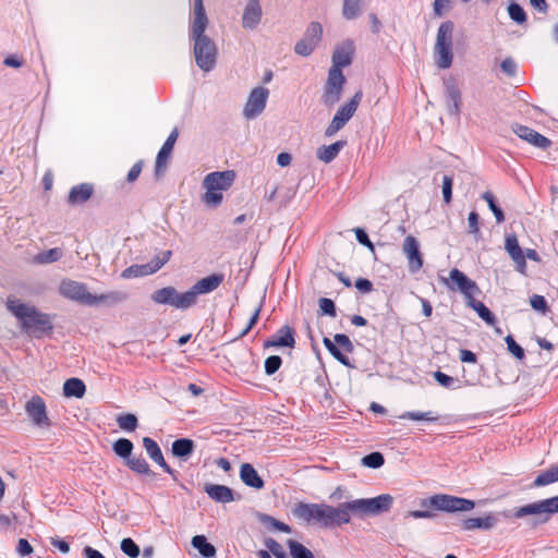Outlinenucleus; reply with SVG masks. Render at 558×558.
Returning a JSON list of instances; mask_svg holds the SVG:
<instances>
[{"mask_svg":"<svg viewBox=\"0 0 558 558\" xmlns=\"http://www.w3.org/2000/svg\"><path fill=\"white\" fill-rule=\"evenodd\" d=\"M505 250L515 263L517 270L521 274H525L526 260L524 259V253L519 245V241L515 234H508L506 236Z\"/></svg>","mask_w":558,"mask_h":558,"instance_id":"412c9836","label":"nucleus"},{"mask_svg":"<svg viewBox=\"0 0 558 558\" xmlns=\"http://www.w3.org/2000/svg\"><path fill=\"white\" fill-rule=\"evenodd\" d=\"M323 343L328 350V352L342 365L344 366H351L350 360L347 355H344L338 348V345L331 341L329 338L325 337L323 339Z\"/></svg>","mask_w":558,"mask_h":558,"instance_id":"79ce46f5","label":"nucleus"},{"mask_svg":"<svg viewBox=\"0 0 558 558\" xmlns=\"http://www.w3.org/2000/svg\"><path fill=\"white\" fill-rule=\"evenodd\" d=\"M265 545L276 558H283L287 555L283 547L274 538H267Z\"/></svg>","mask_w":558,"mask_h":558,"instance_id":"e2e57ef3","label":"nucleus"},{"mask_svg":"<svg viewBox=\"0 0 558 558\" xmlns=\"http://www.w3.org/2000/svg\"><path fill=\"white\" fill-rule=\"evenodd\" d=\"M347 145L345 141H337L328 146L324 145L317 149V158L325 163L331 162Z\"/></svg>","mask_w":558,"mask_h":558,"instance_id":"2f4dec72","label":"nucleus"},{"mask_svg":"<svg viewBox=\"0 0 558 558\" xmlns=\"http://www.w3.org/2000/svg\"><path fill=\"white\" fill-rule=\"evenodd\" d=\"M482 197L487 202V205L493 211L497 222H502L505 220V216L501 208L496 204L494 195L490 192H485Z\"/></svg>","mask_w":558,"mask_h":558,"instance_id":"603ef678","label":"nucleus"},{"mask_svg":"<svg viewBox=\"0 0 558 558\" xmlns=\"http://www.w3.org/2000/svg\"><path fill=\"white\" fill-rule=\"evenodd\" d=\"M148 275H150V274L148 272L146 264H144V265H132V266L125 268L121 272V277L123 279L138 278V277L148 276Z\"/></svg>","mask_w":558,"mask_h":558,"instance_id":"09e8293b","label":"nucleus"},{"mask_svg":"<svg viewBox=\"0 0 558 558\" xmlns=\"http://www.w3.org/2000/svg\"><path fill=\"white\" fill-rule=\"evenodd\" d=\"M208 24L203 0H194V16L192 25Z\"/></svg>","mask_w":558,"mask_h":558,"instance_id":"3c124183","label":"nucleus"},{"mask_svg":"<svg viewBox=\"0 0 558 558\" xmlns=\"http://www.w3.org/2000/svg\"><path fill=\"white\" fill-rule=\"evenodd\" d=\"M385 463V458L380 452H372L362 458V464L371 469H378Z\"/></svg>","mask_w":558,"mask_h":558,"instance_id":"8fccbe9b","label":"nucleus"},{"mask_svg":"<svg viewBox=\"0 0 558 558\" xmlns=\"http://www.w3.org/2000/svg\"><path fill=\"white\" fill-rule=\"evenodd\" d=\"M315 48L316 46L313 45L312 41H308L303 37L295 44L294 51L300 56L307 57L314 51Z\"/></svg>","mask_w":558,"mask_h":558,"instance_id":"6e6d98bb","label":"nucleus"},{"mask_svg":"<svg viewBox=\"0 0 558 558\" xmlns=\"http://www.w3.org/2000/svg\"><path fill=\"white\" fill-rule=\"evenodd\" d=\"M438 415L432 411L427 412H418V411H408L399 415L400 420H412V421H427L435 422L438 420Z\"/></svg>","mask_w":558,"mask_h":558,"instance_id":"a19ab883","label":"nucleus"},{"mask_svg":"<svg viewBox=\"0 0 558 558\" xmlns=\"http://www.w3.org/2000/svg\"><path fill=\"white\" fill-rule=\"evenodd\" d=\"M94 193V186L90 183H81L70 190L68 201L70 204H83L87 202Z\"/></svg>","mask_w":558,"mask_h":558,"instance_id":"c85d7f7f","label":"nucleus"},{"mask_svg":"<svg viewBox=\"0 0 558 558\" xmlns=\"http://www.w3.org/2000/svg\"><path fill=\"white\" fill-rule=\"evenodd\" d=\"M506 343L508 347V351L513 354L517 359L522 360L524 357V350L521 345H519L512 336L506 337Z\"/></svg>","mask_w":558,"mask_h":558,"instance_id":"680f3d73","label":"nucleus"},{"mask_svg":"<svg viewBox=\"0 0 558 558\" xmlns=\"http://www.w3.org/2000/svg\"><path fill=\"white\" fill-rule=\"evenodd\" d=\"M128 299V293L122 291H111L99 296L96 295V304L105 302L107 304H118Z\"/></svg>","mask_w":558,"mask_h":558,"instance_id":"49530a36","label":"nucleus"},{"mask_svg":"<svg viewBox=\"0 0 558 558\" xmlns=\"http://www.w3.org/2000/svg\"><path fill=\"white\" fill-rule=\"evenodd\" d=\"M143 447L148 457L158 464L165 472H167L174 481H178V472L174 471L165 460L159 445L150 437L143 438Z\"/></svg>","mask_w":558,"mask_h":558,"instance_id":"a211bd4d","label":"nucleus"},{"mask_svg":"<svg viewBox=\"0 0 558 558\" xmlns=\"http://www.w3.org/2000/svg\"><path fill=\"white\" fill-rule=\"evenodd\" d=\"M121 550L131 558H137L141 554L137 544L130 537L123 538L121 542Z\"/></svg>","mask_w":558,"mask_h":558,"instance_id":"5fc2aeb1","label":"nucleus"},{"mask_svg":"<svg viewBox=\"0 0 558 558\" xmlns=\"http://www.w3.org/2000/svg\"><path fill=\"white\" fill-rule=\"evenodd\" d=\"M427 504L437 510L447 512L470 511L475 507L473 500L445 494L435 495L430 497L428 501H423L422 505L426 506Z\"/></svg>","mask_w":558,"mask_h":558,"instance_id":"9b49d317","label":"nucleus"},{"mask_svg":"<svg viewBox=\"0 0 558 558\" xmlns=\"http://www.w3.org/2000/svg\"><path fill=\"white\" fill-rule=\"evenodd\" d=\"M263 305H264V298L257 304L253 315L250 318L247 326L243 329L240 337L246 336L250 332V330L257 324Z\"/></svg>","mask_w":558,"mask_h":558,"instance_id":"bf43d9fd","label":"nucleus"},{"mask_svg":"<svg viewBox=\"0 0 558 558\" xmlns=\"http://www.w3.org/2000/svg\"><path fill=\"white\" fill-rule=\"evenodd\" d=\"M85 391L86 386L80 378H69L63 384V395L68 398H82L84 397Z\"/></svg>","mask_w":558,"mask_h":558,"instance_id":"72a5a7b5","label":"nucleus"},{"mask_svg":"<svg viewBox=\"0 0 558 558\" xmlns=\"http://www.w3.org/2000/svg\"><path fill=\"white\" fill-rule=\"evenodd\" d=\"M263 15L259 0H248L242 15V26L246 29H254L260 23Z\"/></svg>","mask_w":558,"mask_h":558,"instance_id":"4be33fe9","label":"nucleus"},{"mask_svg":"<svg viewBox=\"0 0 558 558\" xmlns=\"http://www.w3.org/2000/svg\"><path fill=\"white\" fill-rule=\"evenodd\" d=\"M454 25L451 21L442 22L437 31L434 46L435 63L439 69H449L452 64V37Z\"/></svg>","mask_w":558,"mask_h":558,"instance_id":"20e7f679","label":"nucleus"},{"mask_svg":"<svg viewBox=\"0 0 558 558\" xmlns=\"http://www.w3.org/2000/svg\"><path fill=\"white\" fill-rule=\"evenodd\" d=\"M333 340L337 345H340L348 353H351L354 350L352 341L344 333L335 335Z\"/></svg>","mask_w":558,"mask_h":558,"instance_id":"69168bd1","label":"nucleus"},{"mask_svg":"<svg viewBox=\"0 0 558 558\" xmlns=\"http://www.w3.org/2000/svg\"><path fill=\"white\" fill-rule=\"evenodd\" d=\"M402 252L408 259L410 272H417L423 267V256L416 238L408 235L403 241Z\"/></svg>","mask_w":558,"mask_h":558,"instance_id":"dca6fc26","label":"nucleus"},{"mask_svg":"<svg viewBox=\"0 0 558 558\" xmlns=\"http://www.w3.org/2000/svg\"><path fill=\"white\" fill-rule=\"evenodd\" d=\"M354 233H355L356 240L360 244L368 247L371 251H374V245L371 242L367 233L363 229L356 228V229H354Z\"/></svg>","mask_w":558,"mask_h":558,"instance_id":"774afa93","label":"nucleus"},{"mask_svg":"<svg viewBox=\"0 0 558 558\" xmlns=\"http://www.w3.org/2000/svg\"><path fill=\"white\" fill-rule=\"evenodd\" d=\"M558 481V464L542 472L533 482V486L541 487Z\"/></svg>","mask_w":558,"mask_h":558,"instance_id":"4c0bfd02","label":"nucleus"},{"mask_svg":"<svg viewBox=\"0 0 558 558\" xmlns=\"http://www.w3.org/2000/svg\"><path fill=\"white\" fill-rule=\"evenodd\" d=\"M7 308L21 322L22 329L35 337H40L52 330V322L48 314L39 312L36 307L24 304L20 300L9 296Z\"/></svg>","mask_w":558,"mask_h":558,"instance_id":"f257e3e1","label":"nucleus"},{"mask_svg":"<svg viewBox=\"0 0 558 558\" xmlns=\"http://www.w3.org/2000/svg\"><path fill=\"white\" fill-rule=\"evenodd\" d=\"M500 68L501 71L509 77L517 75L518 65L511 57L504 59L500 63Z\"/></svg>","mask_w":558,"mask_h":558,"instance_id":"052dcab7","label":"nucleus"},{"mask_svg":"<svg viewBox=\"0 0 558 558\" xmlns=\"http://www.w3.org/2000/svg\"><path fill=\"white\" fill-rule=\"evenodd\" d=\"M323 35V26L318 22H312L304 34V38L308 41H312L313 45L317 46L322 39Z\"/></svg>","mask_w":558,"mask_h":558,"instance_id":"a18cd8bd","label":"nucleus"},{"mask_svg":"<svg viewBox=\"0 0 558 558\" xmlns=\"http://www.w3.org/2000/svg\"><path fill=\"white\" fill-rule=\"evenodd\" d=\"M452 184L453 180L450 175H444L442 178V195L446 204L451 202L452 197Z\"/></svg>","mask_w":558,"mask_h":558,"instance_id":"338daca9","label":"nucleus"},{"mask_svg":"<svg viewBox=\"0 0 558 558\" xmlns=\"http://www.w3.org/2000/svg\"><path fill=\"white\" fill-rule=\"evenodd\" d=\"M235 173L232 170L216 171L208 173L203 180V187L206 190L203 202L217 207L222 202V192L227 191L234 182Z\"/></svg>","mask_w":558,"mask_h":558,"instance_id":"7ed1b4c3","label":"nucleus"},{"mask_svg":"<svg viewBox=\"0 0 558 558\" xmlns=\"http://www.w3.org/2000/svg\"><path fill=\"white\" fill-rule=\"evenodd\" d=\"M150 299L155 304L169 305L178 310H187L194 305L189 290L180 293L172 286L154 291Z\"/></svg>","mask_w":558,"mask_h":558,"instance_id":"0eeeda50","label":"nucleus"},{"mask_svg":"<svg viewBox=\"0 0 558 558\" xmlns=\"http://www.w3.org/2000/svg\"><path fill=\"white\" fill-rule=\"evenodd\" d=\"M208 24L191 25L190 37L194 41L193 53L196 65L204 72L211 71L217 63L218 49L205 34Z\"/></svg>","mask_w":558,"mask_h":558,"instance_id":"f03ea898","label":"nucleus"},{"mask_svg":"<svg viewBox=\"0 0 558 558\" xmlns=\"http://www.w3.org/2000/svg\"><path fill=\"white\" fill-rule=\"evenodd\" d=\"M508 13L511 20L517 22L518 24H522L526 21V14L525 11L521 5H519L515 2H511L508 5Z\"/></svg>","mask_w":558,"mask_h":558,"instance_id":"864d4df0","label":"nucleus"},{"mask_svg":"<svg viewBox=\"0 0 558 558\" xmlns=\"http://www.w3.org/2000/svg\"><path fill=\"white\" fill-rule=\"evenodd\" d=\"M282 360L279 355H270L265 361V373L274 375L281 366Z\"/></svg>","mask_w":558,"mask_h":558,"instance_id":"13d9d810","label":"nucleus"},{"mask_svg":"<svg viewBox=\"0 0 558 558\" xmlns=\"http://www.w3.org/2000/svg\"><path fill=\"white\" fill-rule=\"evenodd\" d=\"M222 274H213L196 281L189 290L193 304L197 302V296L215 291L223 281Z\"/></svg>","mask_w":558,"mask_h":558,"instance_id":"f3484780","label":"nucleus"},{"mask_svg":"<svg viewBox=\"0 0 558 558\" xmlns=\"http://www.w3.org/2000/svg\"><path fill=\"white\" fill-rule=\"evenodd\" d=\"M319 303V310L322 311V314L328 315L331 317L336 316V306L332 300L327 298H322L318 301Z\"/></svg>","mask_w":558,"mask_h":558,"instance_id":"0e129e2a","label":"nucleus"},{"mask_svg":"<svg viewBox=\"0 0 558 558\" xmlns=\"http://www.w3.org/2000/svg\"><path fill=\"white\" fill-rule=\"evenodd\" d=\"M178 136V129H173L172 132L167 137L166 142L163 143L162 147L160 148L155 163V174L157 178L163 173V170L167 166V161L173 150Z\"/></svg>","mask_w":558,"mask_h":558,"instance_id":"6ab92c4d","label":"nucleus"},{"mask_svg":"<svg viewBox=\"0 0 558 558\" xmlns=\"http://www.w3.org/2000/svg\"><path fill=\"white\" fill-rule=\"evenodd\" d=\"M556 513H558V496L522 506L515 510L514 517L541 515L543 518L539 521L547 522L550 515Z\"/></svg>","mask_w":558,"mask_h":558,"instance_id":"1a4fd4ad","label":"nucleus"},{"mask_svg":"<svg viewBox=\"0 0 558 558\" xmlns=\"http://www.w3.org/2000/svg\"><path fill=\"white\" fill-rule=\"evenodd\" d=\"M191 543L192 546L205 558H211L216 555L215 546L208 543L204 535H195Z\"/></svg>","mask_w":558,"mask_h":558,"instance_id":"c9c22d12","label":"nucleus"},{"mask_svg":"<svg viewBox=\"0 0 558 558\" xmlns=\"http://www.w3.org/2000/svg\"><path fill=\"white\" fill-rule=\"evenodd\" d=\"M171 255V251H163L160 254L156 255L149 263L146 264L148 272L153 275L157 272L159 269H161L162 266L169 262Z\"/></svg>","mask_w":558,"mask_h":558,"instance_id":"ea45409f","label":"nucleus"},{"mask_svg":"<svg viewBox=\"0 0 558 558\" xmlns=\"http://www.w3.org/2000/svg\"><path fill=\"white\" fill-rule=\"evenodd\" d=\"M125 464L135 473L138 474H145V475H155L154 472H151L149 464L144 459L142 454H135L131 456L126 461Z\"/></svg>","mask_w":558,"mask_h":558,"instance_id":"f704fd0d","label":"nucleus"},{"mask_svg":"<svg viewBox=\"0 0 558 558\" xmlns=\"http://www.w3.org/2000/svg\"><path fill=\"white\" fill-rule=\"evenodd\" d=\"M295 344L294 331L289 326H282L274 336L265 341L264 347H287L293 348Z\"/></svg>","mask_w":558,"mask_h":558,"instance_id":"393cba45","label":"nucleus"},{"mask_svg":"<svg viewBox=\"0 0 558 558\" xmlns=\"http://www.w3.org/2000/svg\"><path fill=\"white\" fill-rule=\"evenodd\" d=\"M352 501L340 504L338 507L329 506V526L342 525L350 522V513Z\"/></svg>","mask_w":558,"mask_h":558,"instance_id":"a878e982","label":"nucleus"},{"mask_svg":"<svg viewBox=\"0 0 558 558\" xmlns=\"http://www.w3.org/2000/svg\"><path fill=\"white\" fill-rule=\"evenodd\" d=\"M513 132L522 140L526 141L527 143L534 145L535 147L546 149L551 145V141L547 138L546 136L542 135L541 133L536 132L535 130L521 125L515 124L513 126Z\"/></svg>","mask_w":558,"mask_h":558,"instance_id":"aec40b11","label":"nucleus"},{"mask_svg":"<svg viewBox=\"0 0 558 558\" xmlns=\"http://www.w3.org/2000/svg\"><path fill=\"white\" fill-rule=\"evenodd\" d=\"M445 96L447 101V111L450 116L459 117L461 111V92L452 81L445 83Z\"/></svg>","mask_w":558,"mask_h":558,"instance_id":"5701e85b","label":"nucleus"},{"mask_svg":"<svg viewBox=\"0 0 558 558\" xmlns=\"http://www.w3.org/2000/svg\"><path fill=\"white\" fill-rule=\"evenodd\" d=\"M240 477L246 486L255 489H262L265 485L263 478L250 463H243L241 465Z\"/></svg>","mask_w":558,"mask_h":558,"instance_id":"cd10ccee","label":"nucleus"},{"mask_svg":"<svg viewBox=\"0 0 558 558\" xmlns=\"http://www.w3.org/2000/svg\"><path fill=\"white\" fill-rule=\"evenodd\" d=\"M354 52L353 41L347 40L338 46L332 54V66L330 69L341 70L351 64Z\"/></svg>","mask_w":558,"mask_h":558,"instance_id":"b1692460","label":"nucleus"},{"mask_svg":"<svg viewBox=\"0 0 558 558\" xmlns=\"http://www.w3.org/2000/svg\"><path fill=\"white\" fill-rule=\"evenodd\" d=\"M466 305L473 308L487 325L492 326L496 323L495 315L483 302L476 301L474 295L466 300Z\"/></svg>","mask_w":558,"mask_h":558,"instance_id":"473e14b6","label":"nucleus"},{"mask_svg":"<svg viewBox=\"0 0 558 558\" xmlns=\"http://www.w3.org/2000/svg\"><path fill=\"white\" fill-rule=\"evenodd\" d=\"M497 523V519L494 515H486L484 518H469L463 520L462 527L465 531L472 530H490Z\"/></svg>","mask_w":558,"mask_h":558,"instance_id":"7c9ffc66","label":"nucleus"},{"mask_svg":"<svg viewBox=\"0 0 558 558\" xmlns=\"http://www.w3.org/2000/svg\"><path fill=\"white\" fill-rule=\"evenodd\" d=\"M444 282L450 290L460 291L465 296V300L478 292L476 282L466 277V275L458 268L451 269L449 278L444 279Z\"/></svg>","mask_w":558,"mask_h":558,"instance_id":"4468645a","label":"nucleus"},{"mask_svg":"<svg viewBox=\"0 0 558 558\" xmlns=\"http://www.w3.org/2000/svg\"><path fill=\"white\" fill-rule=\"evenodd\" d=\"M345 77L342 70L329 69L327 82L324 86L322 101L327 107L335 106L341 98Z\"/></svg>","mask_w":558,"mask_h":558,"instance_id":"9d476101","label":"nucleus"},{"mask_svg":"<svg viewBox=\"0 0 558 558\" xmlns=\"http://www.w3.org/2000/svg\"><path fill=\"white\" fill-rule=\"evenodd\" d=\"M329 505L299 502L292 509L293 515L308 524L329 527Z\"/></svg>","mask_w":558,"mask_h":558,"instance_id":"39448f33","label":"nucleus"},{"mask_svg":"<svg viewBox=\"0 0 558 558\" xmlns=\"http://www.w3.org/2000/svg\"><path fill=\"white\" fill-rule=\"evenodd\" d=\"M393 504V497L389 494H383L374 498H361L352 500V513L360 515H377L388 512Z\"/></svg>","mask_w":558,"mask_h":558,"instance_id":"423d86ee","label":"nucleus"},{"mask_svg":"<svg viewBox=\"0 0 558 558\" xmlns=\"http://www.w3.org/2000/svg\"><path fill=\"white\" fill-rule=\"evenodd\" d=\"M25 411L31 417L34 425L38 427H49L50 420L47 416V408L45 401L39 396L32 397L25 404Z\"/></svg>","mask_w":558,"mask_h":558,"instance_id":"2eb2a0df","label":"nucleus"},{"mask_svg":"<svg viewBox=\"0 0 558 558\" xmlns=\"http://www.w3.org/2000/svg\"><path fill=\"white\" fill-rule=\"evenodd\" d=\"M61 257H62V251L58 247H54V248H50L48 251L38 253L34 257V260L37 264H50V263L59 260Z\"/></svg>","mask_w":558,"mask_h":558,"instance_id":"37998d69","label":"nucleus"},{"mask_svg":"<svg viewBox=\"0 0 558 558\" xmlns=\"http://www.w3.org/2000/svg\"><path fill=\"white\" fill-rule=\"evenodd\" d=\"M117 422L119 427L125 432H134L138 425L137 417L131 413L118 416Z\"/></svg>","mask_w":558,"mask_h":558,"instance_id":"de8ad7c7","label":"nucleus"},{"mask_svg":"<svg viewBox=\"0 0 558 558\" xmlns=\"http://www.w3.org/2000/svg\"><path fill=\"white\" fill-rule=\"evenodd\" d=\"M362 1L363 0H343L342 16L349 21L357 19L362 13Z\"/></svg>","mask_w":558,"mask_h":558,"instance_id":"e433bc0d","label":"nucleus"},{"mask_svg":"<svg viewBox=\"0 0 558 558\" xmlns=\"http://www.w3.org/2000/svg\"><path fill=\"white\" fill-rule=\"evenodd\" d=\"M195 442L190 438L175 439L171 445V453L184 461H186L194 452Z\"/></svg>","mask_w":558,"mask_h":558,"instance_id":"c756f323","label":"nucleus"},{"mask_svg":"<svg viewBox=\"0 0 558 558\" xmlns=\"http://www.w3.org/2000/svg\"><path fill=\"white\" fill-rule=\"evenodd\" d=\"M530 304L533 310L541 312L542 314H546L549 312V307L547 305V301L543 295L534 294L530 299Z\"/></svg>","mask_w":558,"mask_h":558,"instance_id":"4d7b16f0","label":"nucleus"},{"mask_svg":"<svg viewBox=\"0 0 558 558\" xmlns=\"http://www.w3.org/2000/svg\"><path fill=\"white\" fill-rule=\"evenodd\" d=\"M133 448V442L126 438L116 440L112 446L114 453L125 459V461L132 456Z\"/></svg>","mask_w":558,"mask_h":558,"instance_id":"58836bf2","label":"nucleus"},{"mask_svg":"<svg viewBox=\"0 0 558 558\" xmlns=\"http://www.w3.org/2000/svg\"><path fill=\"white\" fill-rule=\"evenodd\" d=\"M269 97V89L263 86L253 88L243 108V116L247 120L257 118L265 110Z\"/></svg>","mask_w":558,"mask_h":558,"instance_id":"f8f14e48","label":"nucleus"},{"mask_svg":"<svg viewBox=\"0 0 558 558\" xmlns=\"http://www.w3.org/2000/svg\"><path fill=\"white\" fill-rule=\"evenodd\" d=\"M287 544L292 558H315L313 553L301 543L289 539Z\"/></svg>","mask_w":558,"mask_h":558,"instance_id":"c03bdc74","label":"nucleus"},{"mask_svg":"<svg viewBox=\"0 0 558 558\" xmlns=\"http://www.w3.org/2000/svg\"><path fill=\"white\" fill-rule=\"evenodd\" d=\"M204 492L216 502L228 504L234 500L233 490L225 485L205 484Z\"/></svg>","mask_w":558,"mask_h":558,"instance_id":"bb28decb","label":"nucleus"},{"mask_svg":"<svg viewBox=\"0 0 558 558\" xmlns=\"http://www.w3.org/2000/svg\"><path fill=\"white\" fill-rule=\"evenodd\" d=\"M60 293L73 301L85 305H96V295L88 292L86 284L74 281L63 280L60 284Z\"/></svg>","mask_w":558,"mask_h":558,"instance_id":"ddd939ff","label":"nucleus"},{"mask_svg":"<svg viewBox=\"0 0 558 558\" xmlns=\"http://www.w3.org/2000/svg\"><path fill=\"white\" fill-rule=\"evenodd\" d=\"M363 94L361 90H357L353 97L350 99L349 102L341 106L336 114L333 116L331 122L327 126L325 131V135L327 137H331L337 134L353 117L355 113L361 100H362Z\"/></svg>","mask_w":558,"mask_h":558,"instance_id":"6e6552de","label":"nucleus"}]
</instances>
